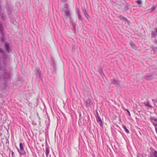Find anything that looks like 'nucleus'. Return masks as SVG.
Wrapping results in <instances>:
<instances>
[{"label": "nucleus", "instance_id": "1", "mask_svg": "<svg viewBox=\"0 0 157 157\" xmlns=\"http://www.w3.org/2000/svg\"><path fill=\"white\" fill-rule=\"evenodd\" d=\"M11 73L10 71L6 69L5 67L0 64V81L3 89H8L9 87L6 82L10 78Z\"/></svg>", "mask_w": 157, "mask_h": 157}, {"label": "nucleus", "instance_id": "2", "mask_svg": "<svg viewBox=\"0 0 157 157\" xmlns=\"http://www.w3.org/2000/svg\"><path fill=\"white\" fill-rule=\"evenodd\" d=\"M3 29L2 24L0 23V34L1 35L0 38V40L1 42H4V48L5 51L8 53H10L11 51V47L10 44L5 42V38L3 32Z\"/></svg>", "mask_w": 157, "mask_h": 157}, {"label": "nucleus", "instance_id": "3", "mask_svg": "<svg viewBox=\"0 0 157 157\" xmlns=\"http://www.w3.org/2000/svg\"><path fill=\"white\" fill-rule=\"evenodd\" d=\"M85 103L86 107L87 108L91 107L93 104L92 100L90 98L86 99L85 101Z\"/></svg>", "mask_w": 157, "mask_h": 157}, {"label": "nucleus", "instance_id": "4", "mask_svg": "<svg viewBox=\"0 0 157 157\" xmlns=\"http://www.w3.org/2000/svg\"><path fill=\"white\" fill-rule=\"evenodd\" d=\"M35 74L37 78L42 79L41 71L39 68H36L35 70Z\"/></svg>", "mask_w": 157, "mask_h": 157}, {"label": "nucleus", "instance_id": "5", "mask_svg": "<svg viewBox=\"0 0 157 157\" xmlns=\"http://www.w3.org/2000/svg\"><path fill=\"white\" fill-rule=\"evenodd\" d=\"M0 55L2 59H6L7 58V55L2 49L0 48Z\"/></svg>", "mask_w": 157, "mask_h": 157}, {"label": "nucleus", "instance_id": "6", "mask_svg": "<svg viewBox=\"0 0 157 157\" xmlns=\"http://www.w3.org/2000/svg\"><path fill=\"white\" fill-rule=\"evenodd\" d=\"M64 13L66 17V19L69 18V19H71V14L69 10L68 9L66 10H64Z\"/></svg>", "mask_w": 157, "mask_h": 157}, {"label": "nucleus", "instance_id": "7", "mask_svg": "<svg viewBox=\"0 0 157 157\" xmlns=\"http://www.w3.org/2000/svg\"><path fill=\"white\" fill-rule=\"evenodd\" d=\"M96 120L97 122L99 123L101 127H102L103 126L102 121L99 115H98V116L97 117Z\"/></svg>", "mask_w": 157, "mask_h": 157}, {"label": "nucleus", "instance_id": "8", "mask_svg": "<svg viewBox=\"0 0 157 157\" xmlns=\"http://www.w3.org/2000/svg\"><path fill=\"white\" fill-rule=\"evenodd\" d=\"M118 17H119L120 18V19L121 20L123 21H125L127 22V23L128 24L129 23V21H128V20L127 19V18H126L125 17L121 15H119L118 16Z\"/></svg>", "mask_w": 157, "mask_h": 157}, {"label": "nucleus", "instance_id": "9", "mask_svg": "<svg viewBox=\"0 0 157 157\" xmlns=\"http://www.w3.org/2000/svg\"><path fill=\"white\" fill-rule=\"evenodd\" d=\"M111 82L112 83L116 85H118L119 82V81L117 79H111Z\"/></svg>", "mask_w": 157, "mask_h": 157}, {"label": "nucleus", "instance_id": "10", "mask_svg": "<svg viewBox=\"0 0 157 157\" xmlns=\"http://www.w3.org/2000/svg\"><path fill=\"white\" fill-rule=\"evenodd\" d=\"M152 37L155 39V42L157 43V34L155 32H152Z\"/></svg>", "mask_w": 157, "mask_h": 157}, {"label": "nucleus", "instance_id": "11", "mask_svg": "<svg viewBox=\"0 0 157 157\" xmlns=\"http://www.w3.org/2000/svg\"><path fill=\"white\" fill-rule=\"evenodd\" d=\"M153 78V77L151 74L147 75L145 77V78L147 80H150L152 79Z\"/></svg>", "mask_w": 157, "mask_h": 157}, {"label": "nucleus", "instance_id": "12", "mask_svg": "<svg viewBox=\"0 0 157 157\" xmlns=\"http://www.w3.org/2000/svg\"><path fill=\"white\" fill-rule=\"evenodd\" d=\"M17 150L18 152H19V153L20 154V155H26V153L24 149H23V150H20L18 149V148H17Z\"/></svg>", "mask_w": 157, "mask_h": 157}, {"label": "nucleus", "instance_id": "13", "mask_svg": "<svg viewBox=\"0 0 157 157\" xmlns=\"http://www.w3.org/2000/svg\"><path fill=\"white\" fill-rule=\"evenodd\" d=\"M46 155L47 157H48V155L49 153L50 150H49V146L48 145L46 146Z\"/></svg>", "mask_w": 157, "mask_h": 157}, {"label": "nucleus", "instance_id": "14", "mask_svg": "<svg viewBox=\"0 0 157 157\" xmlns=\"http://www.w3.org/2000/svg\"><path fill=\"white\" fill-rule=\"evenodd\" d=\"M0 16L2 20L3 21H5L6 19V16L3 13H1Z\"/></svg>", "mask_w": 157, "mask_h": 157}, {"label": "nucleus", "instance_id": "15", "mask_svg": "<svg viewBox=\"0 0 157 157\" xmlns=\"http://www.w3.org/2000/svg\"><path fill=\"white\" fill-rule=\"evenodd\" d=\"M122 128H123V129H124V130L125 131V132L127 133H129V130L127 129V128H126V127L124 125H123Z\"/></svg>", "mask_w": 157, "mask_h": 157}, {"label": "nucleus", "instance_id": "16", "mask_svg": "<svg viewBox=\"0 0 157 157\" xmlns=\"http://www.w3.org/2000/svg\"><path fill=\"white\" fill-rule=\"evenodd\" d=\"M10 21L13 24L14 23V22L15 21V19L13 17H11L10 16Z\"/></svg>", "mask_w": 157, "mask_h": 157}, {"label": "nucleus", "instance_id": "17", "mask_svg": "<svg viewBox=\"0 0 157 157\" xmlns=\"http://www.w3.org/2000/svg\"><path fill=\"white\" fill-rule=\"evenodd\" d=\"M75 13L76 14H77V15L80 14L79 9L77 7H76Z\"/></svg>", "mask_w": 157, "mask_h": 157}, {"label": "nucleus", "instance_id": "18", "mask_svg": "<svg viewBox=\"0 0 157 157\" xmlns=\"http://www.w3.org/2000/svg\"><path fill=\"white\" fill-rule=\"evenodd\" d=\"M151 157H157V151H155L153 153Z\"/></svg>", "mask_w": 157, "mask_h": 157}, {"label": "nucleus", "instance_id": "19", "mask_svg": "<svg viewBox=\"0 0 157 157\" xmlns=\"http://www.w3.org/2000/svg\"><path fill=\"white\" fill-rule=\"evenodd\" d=\"M23 144H23L21 143H20L19 146H20V150H23V149H24Z\"/></svg>", "mask_w": 157, "mask_h": 157}, {"label": "nucleus", "instance_id": "20", "mask_svg": "<svg viewBox=\"0 0 157 157\" xmlns=\"http://www.w3.org/2000/svg\"><path fill=\"white\" fill-rule=\"evenodd\" d=\"M152 50L154 52V53L157 54V47H153L152 48Z\"/></svg>", "mask_w": 157, "mask_h": 157}, {"label": "nucleus", "instance_id": "21", "mask_svg": "<svg viewBox=\"0 0 157 157\" xmlns=\"http://www.w3.org/2000/svg\"><path fill=\"white\" fill-rule=\"evenodd\" d=\"M151 120H152V121L153 122L156 121L157 122V119L155 118L154 117H153L151 118Z\"/></svg>", "mask_w": 157, "mask_h": 157}, {"label": "nucleus", "instance_id": "22", "mask_svg": "<svg viewBox=\"0 0 157 157\" xmlns=\"http://www.w3.org/2000/svg\"><path fill=\"white\" fill-rule=\"evenodd\" d=\"M151 122L153 124V125L155 126V129L156 130V128H157V122H155L151 120Z\"/></svg>", "mask_w": 157, "mask_h": 157}, {"label": "nucleus", "instance_id": "23", "mask_svg": "<svg viewBox=\"0 0 157 157\" xmlns=\"http://www.w3.org/2000/svg\"><path fill=\"white\" fill-rule=\"evenodd\" d=\"M98 71L99 72V73L101 75H102V74L104 75L103 71H102V70L101 68H99L98 70Z\"/></svg>", "mask_w": 157, "mask_h": 157}, {"label": "nucleus", "instance_id": "24", "mask_svg": "<svg viewBox=\"0 0 157 157\" xmlns=\"http://www.w3.org/2000/svg\"><path fill=\"white\" fill-rule=\"evenodd\" d=\"M84 14L87 19H88L90 17V16L87 13Z\"/></svg>", "mask_w": 157, "mask_h": 157}, {"label": "nucleus", "instance_id": "25", "mask_svg": "<svg viewBox=\"0 0 157 157\" xmlns=\"http://www.w3.org/2000/svg\"><path fill=\"white\" fill-rule=\"evenodd\" d=\"M77 15H78V19L79 20L82 21V19L81 15L80 14H78Z\"/></svg>", "mask_w": 157, "mask_h": 157}, {"label": "nucleus", "instance_id": "26", "mask_svg": "<svg viewBox=\"0 0 157 157\" xmlns=\"http://www.w3.org/2000/svg\"><path fill=\"white\" fill-rule=\"evenodd\" d=\"M136 2L137 3L138 5L142 4V2L141 0H138L136 1Z\"/></svg>", "mask_w": 157, "mask_h": 157}, {"label": "nucleus", "instance_id": "27", "mask_svg": "<svg viewBox=\"0 0 157 157\" xmlns=\"http://www.w3.org/2000/svg\"><path fill=\"white\" fill-rule=\"evenodd\" d=\"M70 24L72 25L73 26L74 29H75L76 25V24L75 23H73L72 21H71Z\"/></svg>", "mask_w": 157, "mask_h": 157}, {"label": "nucleus", "instance_id": "28", "mask_svg": "<svg viewBox=\"0 0 157 157\" xmlns=\"http://www.w3.org/2000/svg\"><path fill=\"white\" fill-rule=\"evenodd\" d=\"M130 44L133 48H135L136 46L134 44H133L132 43H130Z\"/></svg>", "mask_w": 157, "mask_h": 157}, {"label": "nucleus", "instance_id": "29", "mask_svg": "<svg viewBox=\"0 0 157 157\" xmlns=\"http://www.w3.org/2000/svg\"><path fill=\"white\" fill-rule=\"evenodd\" d=\"M145 105L146 106L149 107L150 108L151 107V106L150 105L149 102H147Z\"/></svg>", "mask_w": 157, "mask_h": 157}, {"label": "nucleus", "instance_id": "30", "mask_svg": "<svg viewBox=\"0 0 157 157\" xmlns=\"http://www.w3.org/2000/svg\"><path fill=\"white\" fill-rule=\"evenodd\" d=\"M68 6L67 4H66L64 6V7L66 9V10L68 8Z\"/></svg>", "mask_w": 157, "mask_h": 157}, {"label": "nucleus", "instance_id": "31", "mask_svg": "<svg viewBox=\"0 0 157 157\" xmlns=\"http://www.w3.org/2000/svg\"><path fill=\"white\" fill-rule=\"evenodd\" d=\"M156 7L155 6H153L151 9V11H153L156 8Z\"/></svg>", "mask_w": 157, "mask_h": 157}, {"label": "nucleus", "instance_id": "32", "mask_svg": "<svg viewBox=\"0 0 157 157\" xmlns=\"http://www.w3.org/2000/svg\"><path fill=\"white\" fill-rule=\"evenodd\" d=\"M82 11L84 14L87 13L86 11L85 8L84 9H82Z\"/></svg>", "mask_w": 157, "mask_h": 157}, {"label": "nucleus", "instance_id": "33", "mask_svg": "<svg viewBox=\"0 0 157 157\" xmlns=\"http://www.w3.org/2000/svg\"><path fill=\"white\" fill-rule=\"evenodd\" d=\"M11 153H12V156L13 157H14L15 156V153H14V152L12 151H11Z\"/></svg>", "mask_w": 157, "mask_h": 157}, {"label": "nucleus", "instance_id": "34", "mask_svg": "<svg viewBox=\"0 0 157 157\" xmlns=\"http://www.w3.org/2000/svg\"><path fill=\"white\" fill-rule=\"evenodd\" d=\"M126 110L127 112L128 113V115L130 117L131 116V114H130V112L129 111V110H128V109H125Z\"/></svg>", "mask_w": 157, "mask_h": 157}, {"label": "nucleus", "instance_id": "35", "mask_svg": "<svg viewBox=\"0 0 157 157\" xmlns=\"http://www.w3.org/2000/svg\"><path fill=\"white\" fill-rule=\"evenodd\" d=\"M82 118V116H81V114L80 113H79V120H81Z\"/></svg>", "mask_w": 157, "mask_h": 157}, {"label": "nucleus", "instance_id": "36", "mask_svg": "<svg viewBox=\"0 0 157 157\" xmlns=\"http://www.w3.org/2000/svg\"><path fill=\"white\" fill-rule=\"evenodd\" d=\"M154 32L156 34H157V28L155 29V31Z\"/></svg>", "mask_w": 157, "mask_h": 157}, {"label": "nucleus", "instance_id": "37", "mask_svg": "<svg viewBox=\"0 0 157 157\" xmlns=\"http://www.w3.org/2000/svg\"><path fill=\"white\" fill-rule=\"evenodd\" d=\"M62 1L63 2H65L67 1V0H62Z\"/></svg>", "mask_w": 157, "mask_h": 157}, {"label": "nucleus", "instance_id": "38", "mask_svg": "<svg viewBox=\"0 0 157 157\" xmlns=\"http://www.w3.org/2000/svg\"><path fill=\"white\" fill-rule=\"evenodd\" d=\"M7 13L8 14H9V11L8 10H7Z\"/></svg>", "mask_w": 157, "mask_h": 157}, {"label": "nucleus", "instance_id": "39", "mask_svg": "<svg viewBox=\"0 0 157 157\" xmlns=\"http://www.w3.org/2000/svg\"><path fill=\"white\" fill-rule=\"evenodd\" d=\"M98 115H99L98 113L97 112V117L98 116Z\"/></svg>", "mask_w": 157, "mask_h": 157}, {"label": "nucleus", "instance_id": "40", "mask_svg": "<svg viewBox=\"0 0 157 157\" xmlns=\"http://www.w3.org/2000/svg\"><path fill=\"white\" fill-rule=\"evenodd\" d=\"M137 157H143L142 156H141V157H140V156H137Z\"/></svg>", "mask_w": 157, "mask_h": 157}]
</instances>
